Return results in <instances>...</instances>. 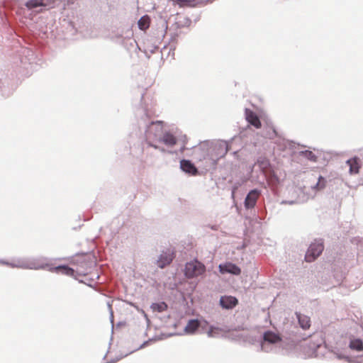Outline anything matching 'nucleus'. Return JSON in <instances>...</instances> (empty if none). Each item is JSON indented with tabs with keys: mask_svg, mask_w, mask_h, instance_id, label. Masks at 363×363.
<instances>
[{
	"mask_svg": "<svg viewBox=\"0 0 363 363\" xmlns=\"http://www.w3.org/2000/svg\"><path fill=\"white\" fill-rule=\"evenodd\" d=\"M163 134V122L157 121L152 122L151 125L148 128L146 131L145 137L148 144L155 149H157V146L152 144L153 142H160Z\"/></svg>",
	"mask_w": 363,
	"mask_h": 363,
	"instance_id": "obj_1",
	"label": "nucleus"
},
{
	"mask_svg": "<svg viewBox=\"0 0 363 363\" xmlns=\"http://www.w3.org/2000/svg\"><path fill=\"white\" fill-rule=\"evenodd\" d=\"M206 271V267L198 260L187 262L185 265L184 274L187 278H194L202 275Z\"/></svg>",
	"mask_w": 363,
	"mask_h": 363,
	"instance_id": "obj_2",
	"label": "nucleus"
},
{
	"mask_svg": "<svg viewBox=\"0 0 363 363\" xmlns=\"http://www.w3.org/2000/svg\"><path fill=\"white\" fill-rule=\"evenodd\" d=\"M323 249L324 246L322 242L315 241L312 243L306 252L305 260L308 262L314 261L322 253Z\"/></svg>",
	"mask_w": 363,
	"mask_h": 363,
	"instance_id": "obj_3",
	"label": "nucleus"
},
{
	"mask_svg": "<svg viewBox=\"0 0 363 363\" xmlns=\"http://www.w3.org/2000/svg\"><path fill=\"white\" fill-rule=\"evenodd\" d=\"M174 257L175 252L173 250H167L163 251L157 261V266L161 269L164 268L166 266L171 264Z\"/></svg>",
	"mask_w": 363,
	"mask_h": 363,
	"instance_id": "obj_4",
	"label": "nucleus"
},
{
	"mask_svg": "<svg viewBox=\"0 0 363 363\" xmlns=\"http://www.w3.org/2000/svg\"><path fill=\"white\" fill-rule=\"evenodd\" d=\"M260 195V191L257 189L251 190L247 195L245 200V206L246 208H253L257 203Z\"/></svg>",
	"mask_w": 363,
	"mask_h": 363,
	"instance_id": "obj_5",
	"label": "nucleus"
},
{
	"mask_svg": "<svg viewBox=\"0 0 363 363\" xmlns=\"http://www.w3.org/2000/svg\"><path fill=\"white\" fill-rule=\"evenodd\" d=\"M245 118L249 123L255 126L256 128H259L262 126V123L257 115L250 109L245 111Z\"/></svg>",
	"mask_w": 363,
	"mask_h": 363,
	"instance_id": "obj_6",
	"label": "nucleus"
},
{
	"mask_svg": "<svg viewBox=\"0 0 363 363\" xmlns=\"http://www.w3.org/2000/svg\"><path fill=\"white\" fill-rule=\"evenodd\" d=\"M50 271L56 274L73 277L74 270L67 265H59L50 269Z\"/></svg>",
	"mask_w": 363,
	"mask_h": 363,
	"instance_id": "obj_7",
	"label": "nucleus"
},
{
	"mask_svg": "<svg viewBox=\"0 0 363 363\" xmlns=\"http://www.w3.org/2000/svg\"><path fill=\"white\" fill-rule=\"evenodd\" d=\"M180 167L184 172L191 175H196L198 173L197 168L191 162V161L187 160H181Z\"/></svg>",
	"mask_w": 363,
	"mask_h": 363,
	"instance_id": "obj_8",
	"label": "nucleus"
},
{
	"mask_svg": "<svg viewBox=\"0 0 363 363\" xmlns=\"http://www.w3.org/2000/svg\"><path fill=\"white\" fill-rule=\"evenodd\" d=\"M219 269L221 273L228 272L235 275H239L241 273V269L237 265L232 263L220 264Z\"/></svg>",
	"mask_w": 363,
	"mask_h": 363,
	"instance_id": "obj_9",
	"label": "nucleus"
},
{
	"mask_svg": "<svg viewBox=\"0 0 363 363\" xmlns=\"http://www.w3.org/2000/svg\"><path fill=\"white\" fill-rule=\"evenodd\" d=\"M347 164L350 167V173L351 174H358L361 167L360 159L357 157L350 158L347 161Z\"/></svg>",
	"mask_w": 363,
	"mask_h": 363,
	"instance_id": "obj_10",
	"label": "nucleus"
},
{
	"mask_svg": "<svg viewBox=\"0 0 363 363\" xmlns=\"http://www.w3.org/2000/svg\"><path fill=\"white\" fill-rule=\"evenodd\" d=\"M220 305L225 308H232L238 304V299L235 297L222 296L220 300Z\"/></svg>",
	"mask_w": 363,
	"mask_h": 363,
	"instance_id": "obj_11",
	"label": "nucleus"
},
{
	"mask_svg": "<svg viewBox=\"0 0 363 363\" xmlns=\"http://www.w3.org/2000/svg\"><path fill=\"white\" fill-rule=\"evenodd\" d=\"M168 147H173L177 143V138L169 132H165L162 134L160 141Z\"/></svg>",
	"mask_w": 363,
	"mask_h": 363,
	"instance_id": "obj_12",
	"label": "nucleus"
},
{
	"mask_svg": "<svg viewBox=\"0 0 363 363\" xmlns=\"http://www.w3.org/2000/svg\"><path fill=\"white\" fill-rule=\"evenodd\" d=\"M200 326V322L198 320H190L186 327H185V332L189 334H193L195 333V331L199 328Z\"/></svg>",
	"mask_w": 363,
	"mask_h": 363,
	"instance_id": "obj_13",
	"label": "nucleus"
},
{
	"mask_svg": "<svg viewBox=\"0 0 363 363\" xmlns=\"http://www.w3.org/2000/svg\"><path fill=\"white\" fill-rule=\"evenodd\" d=\"M297 318L300 326L304 329H308L311 326V319L308 316L302 315L301 313H296Z\"/></svg>",
	"mask_w": 363,
	"mask_h": 363,
	"instance_id": "obj_14",
	"label": "nucleus"
},
{
	"mask_svg": "<svg viewBox=\"0 0 363 363\" xmlns=\"http://www.w3.org/2000/svg\"><path fill=\"white\" fill-rule=\"evenodd\" d=\"M263 338L265 342H268L269 343H277L281 340L279 335L272 331L264 333Z\"/></svg>",
	"mask_w": 363,
	"mask_h": 363,
	"instance_id": "obj_15",
	"label": "nucleus"
},
{
	"mask_svg": "<svg viewBox=\"0 0 363 363\" xmlns=\"http://www.w3.org/2000/svg\"><path fill=\"white\" fill-rule=\"evenodd\" d=\"M150 22H151V20H150V16L148 15H145V16H142L138 21V28L141 30L145 31L149 28Z\"/></svg>",
	"mask_w": 363,
	"mask_h": 363,
	"instance_id": "obj_16",
	"label": "nucleus"
},
{
	"mask_svg": "<svg viewBox=\"0 0 363 363\" xmlns=\"http://www.w3.org/2000/svg\"><path fill=\"white\" fill-rule=\"evenodd\" d=\"M349 347L351 350L361 352L363 350V342L360 339H353L350 341Z\"/></svg>",
	"mask_w": 363,
	"mask_h": 363,
	"instance_id": "obj_17",
	"label": "nucleus"
},
{
	"mask_svg": "<svg viewBox=\"0 0 363 363\" xmlns=\"http://www.w3.org/2000/svg\"><path fill=\"white\" fill-rule=\"evenodd\" d=\"M180 7H195L198 5L197 0H174Z\"/></svg>",
	"mask_w": 363,
	"mask_h": 363,
	"instance_id": "obj_18",
	"label": "nucleus"
},
{
	"mask_svg": "<svg viewBox=\"0 0 363 363\" xmlns=\"http://www.w3.org/2000/svg\"><path fill=\"white\" fill-rule=\"evenodd\" d=\"M45 6V4L44 3V0H29L26 4V6L28 9H33L37 8L38 6Z\"/></svg>",
	"mask_w": 363,
	"mask_h": 363,
	"instance_id": "obj_19",
	"label": "nucleus"
},
{
	"mask_svg": "<svg viewBox=\"0 0 363 363\" xmlns=\"http://www.w3.org/2000/svg\"><path fill=\"white\" fill-rule=\"evenodd\" d=\"M151 308L153 311L162 312L167 309V305L164 302L153 303Z\"/></svg>",
	"mask_w": 363,
	"mask_h": 363,
	"instance_id": "obj_20",
	"label": "nucleus"
},
{
	"mask_svg": "<svg viewBox=\"0 0 363 363\" xmlns=\"http://www.w3.org/2000/svg\"><path fill=\"white\" fill-rule=\"evenodd\" d=\"M218 154L220 155L219 157L216 158V160H218L219 157H223L228 152L227 147H223L221 145L216 146L213 149Z\"/></svg>",
	"mask_w": 363,
	"mask_h": 363,
	"instance_id": "obj_21",
	"label": "nucleus"
},
{
	"mask_svg": "<svg viewBox=\"0 0 363 363\" xmlns=\"http://www.w3.org/2000/svg\"><path fill=\"white\" fill-rule=\"evenodd\" d=\"M317 186V188L318 189H323L325 186V181L324 179V178L323 177H320L319 179H318V182L316 184Z\"/></svg>",
	"mask_w": 363,
	"mask_h": 363,
	"instance_id": "obj_22",
	"label": "nucleus"
},
{
	"mask_svg": "<svg viewBox=\"0 0 363 363\" xmlns=\"http://www.w3.org/2000/svg\"><path fill=\"white\" fill-rule=\"evenodd\" d=\"M0 264H4V265H7V266H11L12 267H20L22 266L20 264L9 263V262H6V261H4V260H0Z\"/></svg>",
	"mask_w": 363,
	"mask_h": 363,
	"instance_id": "obj_23",
	"label": "nucleus"
},
{
	"mask_svg": "<svg viewBox=\"0 0 363 363\" xmlns=\"http://www.w3.org/2000/svg\"><path fill=\"white\" fill-rule=\"evenodd\" d=\"M208 336H210V337L213 336V335H212V330H210L208 331Z\"/></svg>",
	"mask_w": 363,
	"mask_h": 363,
	"instance_id": "obj_24",
	"label": "nucleus"
}]
</instances>
